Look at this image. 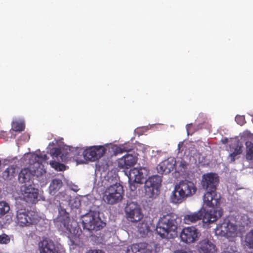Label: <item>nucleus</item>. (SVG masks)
<instances>
[{
  "instance_id": "nucleus-1",
  "label": "nucleus",
  "mask_w": 253,
  "mask_h": 253,
  "mask_svg": "<svg viewBox=\"0 0 253 253\" xmlns=\"http://www.w3.org/2000/svg\"><path fill=\"white\" fill-rule=\"evenodd\" d=\"M218 183V176L215 173H208L202 176V186L206 191L203 196V201L204 205L208 207H214L220 209L219 206L221 196L216 192Z\"/></svg>"
},
{
  "instance_id": "nucleus-2",
  "label": "nucleus",
  "mask_w": 253,
  "mask_h": 253,
  "mask_svg": "<svg viewBox=\"0 0 253 253\" xmlns=\"http://www.w3.org/2000/svg\"><path fill=\"white\" fill-rule=\"evenodd\" d=\"M177 216L172 212L163 215L157 224L156 231L162 239H172L177 236Z\"/></svg>"
},
{
  "instance_id": "nucleus-3",
  "label": "nucleus",
  "mask_w": 253,
  "mask_h": 253,
  "mask_svg": "<svg viewBox=\"0 0 253 253\" xmlns=\"http://www.w3.org/2000/svg\"><path fill=\"white\" fill-rule=\"evenodd\" d=\"M210 210L201 209L196 212H189L183 216V222L186 224L195 223L203 219L206 223H211L216 221L223 213L221 209H217L214 207Z\"/></svg>"
},
{
  "instance_id": "nucleus-4",
  "label": "nucleus",
  "mask_w": 253,
  "mask_h": 253,
  "mask_svg": "<svg viewBox=\"0 0 253 253\" xmlns=\"http://www.w3.org/2000/svg\"><path fill=\"white\" fill-rule=\"evenodd\" d=\"M196 191L197 187L193 182L181 180L175 186L170 196L171 202L174 204H180L187 197L193 195Z\"/></svg>"
},
{
  "instance_id": "nucleus-5",
  "label": "nucleus",
  "mask_w": 253,
  "mask_h": 253,
  "mask_svg": "<svg viewBox=\"0 0 253 253\" xmlns=\"http://www.w3.org/2000/svg\"><path fill=\"white\" fill-rule=\"evenodd\" d=\"M124 193L123 186L116 182L105 188L102 193V200L107 204L113 205L122 201Z\"/></svg>"
},
{
  "instance_id": "nucleus-6",
  "label": "nucleus",
  "mask_w": 253,
  "mask_h": 253,
  "mask_svg": "<svg viewBox=\"0 0 253 253\" xmlns=\"http://www.w3.org/2000/svg\"><path fill=\"white\" fill-rule=\"evenodd\" d=\"M82 224L84 229L88 231H98L105 225L96 212L90 211L82 216Z\"/></svg>"
},
{
  "instance_id": "nucleus-7",
  "label": "nucleus",
  "mask_w": 253,
  "mask_h": 253,
  "mask_svg": "<svg viewBox=\"0 0 253 253\" xmlns=\"http://www.w3.org/2000/svg\"><path fill=\"white\" fill-rule=\"evenodd\" d=\"M39 221L37 212L26 209H19L16 213V222L20 226H29L37 224Z\"/></svg>"
},
{
  "instance_id": "nucleus-8",
  "label": "nucleus",
  "mask_w": 253,
  "mask_h": 253,
  "mask_svg": "<svg viewBox=\"0 0 253 253\" xmlns=\"http://www.w3.org/2000/svg\"><path fill=\"white\" fill-rule=\"evenodd\" d=\"M237 226L231 223L228 218L224 219L217 224L215 233L222 237L226 238L234 237L236 236Z\"/></svg>"
},
{
  "instance_id": "nucleus-9",
  "label": "nucleus",
  "mask_w": 253,
  "mask_h": 253,
  "mask_svg": "<svg viewBox=\"0 0 253 253\" xmlns=\"http://www.w3.org/2000/svg\"><path fill=\"white\" fill-rule=\"evenodd\" d=\"M58 218L60 222V226L62 230L65 233H72L76 223L71 220L69 213L66 211L65 209L62 208L59 209Z\"/></svg>"
},
{
  "instance_id": "nucleus-10",
  "label": "nucleus",
  "mask_w": 253,
  "mask_h": 253,
  "mask_svg": "<svg viewBox=\"0 0 253 253\" xmlns=\"http://www.w3.org/2000/svg\"><path fill=\"white\" fill-rule=\"evenodd\" d=\"M22 198L29 204H36L38 200L39 190L32 185L25 184L21 187Z\"/></svg>"
},
{
  "instance_id": "nucleus-11",
  "label": "nucleus",
  "mask_w": 253,
  "mask_h": 253,
  "mask_svg": "<svg viewBox=\"0 0 253 253\" xmlns=\"http://www.w3.org/2000/svg\"><path fill=\"white\" fill-rule=\"evenodd\" d=\"M128 220L132 222L139 221L143 217L139 206L134 203L127 204L125 209Z\"/></svg>"
},
{
  "instance_id": "nucleus-12",
  "label": "nucleus",
  "mask_w": 253,
  "mask_h": 253,
  "mask_svg": "<svg viewBox=\"0 0 253 253\" xmlns=\"http://www.w3.org/2000/svg\"><path fill=\"white\" fill-rule=\"evenodd\" d=\"M148 171L146 168H133L129 172L128 178L129 181L136 183H142L148 175Z\"/></svg>"
},
{
  "instance_id": "nucleus-13",
  "label": "nucleus",
  "mask_w": 253,
  "mask_h": 253,
  "mask_svg": "<svg viewBox=\"0 0 253 253\" xmlns=\"http://www.w3.org/2000/svg\"><path fill=\"white\" fill-rule=\"evenodd\" d=\"M162 179L159 175L149 177L145 182L146 193L151 197L154 195L155 190H157L161 185Z\"/></svg>"
},
{
  "instance_id": "nucleus-14",
  "label": "nucleus",
  "mask_w": 253,
  "mask_h": 253,
  "mask_svg": "<svg viewBox=\"0 0 253 253\" xmlns=\"http://www.w3.org/2000/svg\"><path fill=\"white\" fill-rule=\"evenodd\" d=\"M180 237L181 241L185 243H194L198 238V230L193 226L185 227L182 230Z\"/></svg>"
},
{
  "instance_id": "nucleus-15",
  "label": "nucleus",
  "mask_w": 253,
  "mask_h": 253,
  "mask_svg": "<svg viewBox=\"0 0 253 253\" xmlns=\"http://www.w3.org/2000/svg\"><path fill=\"white\" fill-rule=\"evenodd\" d=\"M126 253H152V249L147 243H139L128 246Z\"/></svg>"
},
{
  "instance_id": "nucleus-16",
  "label": "nucleus",
  "mask_w": 253,
  "mask_h": 253,
  "mask_svg": "<svg viewBox=\"0 0 253 253\" xmlns=\"http://www.w3.org/2000/svg\"><path fill=\"white\" fill-rule=\"evenodd\" d=\"M176 160L174 158H169L161 162L157 166L158 172L161 174L170 173L175 167Z\"/></svg>"
},
{
  "instance_id": "nucleus-17",
  "label": "nucleus",
  "mask_w": 253,
  "mask_h": 253,
  "mask_svg": "<svg viewBox=\"0 0 253 253\" xmlns=\"http://www.w3.org/2000/svg\"><path fill=\"white\" fill-rule=\"evenodd\" d=\"M40 253H60L56 248L53 241L50 240H43L39 243Z\"/></svg>"
},
{
  "instance_id": "nucleus-18",
  "label": "nucleus",
  "mask_w": 253,
  "mask_h": 253,
  "mask_svg": "<svg viewBox=\"0 0 253 253\" xmlns=\"http://www.w3.org/2000/svg\"><path fill=\"white\" fill-rule=\"evenodd\" d=\"M137 160V158L133 155L126 154L119 160L118 166L120 168L128 169L133 166Z\"/></svg>"
},
{
  "instance_id": "nucleus-19",
  "label": "nucleus",
  "mask_w": 253,
  "mask_h": 253,
  "mask_svg": "<svg viewBox=\"0 0 253 253\" xmlns=\"http://www.w3.org/2000/svg\"><path fill=\"white\" fill-rule=\"evenodd\" d=\"M199 247L200 253H216L215 246L207 239L200 241Z\"/></svg>"
},
{
  "instance_id": "nucleus-20",
  "label": "nucleus",
  "mask_w": 253,
  "mask_h": 253,
  "mask_svg": "<svg viewBox=\"0 0 253 253\" xmlns=\"http://www.w3.org/2000/svg\"><path fill=\"white\" fill-rule=\"evenodd\" d=\"M35 171L28 168L22 169L18 175V180L20 183H26L30 182L35 175Z\"/></svg>"
},
{
  "instance_id": "nucleus-21",
  "label": "nucleus",
  "mask_w": 253,
  "mask_h": 253,
  "mask_svg": "<svg viewBox=\"0 0 253 253\" xmlns=\"http://www.w3.org/2000/svg\"><path fill=\"white\" fill-rule=\"evenodd\" d=\"M95 147L91 146L84 150L83 154L86 160L91 161H96V153L95 152Z\"/></svg>"
},
{
  "instance_id": "nucleus-22",
  "label": "nucleus",
  "mask_w": 253,
  "mask_h": 253,
  "mask_svg": "<svg viewBox=\"0 0 253 253\" xmlns=\"http://www.w3.org/2000/svg\"><path fill=\"white\" fill-rule=\"evenodd\" d=\"M16 166L14 165L8 167L3 172L2 177L4 179L11 180L16 174Z\"/></svg>"
},
{
  "instance_id": "nucleus-23",
  "label": "nucleus",
  "mask_w": 253,
  "mask_h": 253,
  "mask_svg": "<svg viewBox=\"0 0 253 253\" xmlns=\"http://www.w3.org/2000/svg\"><path fill=\"white\" fill-rule=\"evenodd\" d=\"M62 181L59 179H54L52 180L49 185V190L50 193L55 194V192L59 190L62 186Z\"/></svg>"
},
{
  "instance_id": "nucleus-24",
  "label": "nucleus",
  "mask_w": 253,
  "mask_h": 253,
  "mask_svg": "<svg viewBox=\"0 0 253 253\" xmlns=\"http://www.w3.org/2000/svg\"><path fill=\"white\" fill-rule=\"evenodd\" d=\"M188 163L184 160L181 159L176 161L175 165V170L178 173L185 172L188 167Z\"/></svg>"
},
{
  "instance_id": "nucleus-25",
  "label": "nucleus",
  "mask_w": 253,
  "mask_h": 253,
  "mask_svg": "<svg viewBox=\"0 0 253 253\" xmlns=\"http://www.w3.org/2000/svg\"><path fill=\"white\" fill-rule=\"evenodd\" d=\"M12 127L15 131H22L25 129V123L24 121L15 120L13 122Z\"/></svg>"
},
{
  "instance_id": "nucleus-26",
  "label": "nucleus",
  "mask_w": 253,
  "mask_h": 253,
  "mask_svg": "<svg viewBox=\"0 0 253 253\" xmlns=\"http://www.w3.org/2000/svg\"><path fill=\"white\" fill-rule=\"evenodd\" d=\"M245 145L247 148L246 159L252 161L253 159V143L251 141H247Z\"/></svg>"
},
{
  "instance_id": "nucleus-27",
  "label": "nucleus",
  "mask_w": 253,
  "mask_h": 253,
  "mask_svg": "<svg viewBox=\"0 0 253 253\" xmlns=\"http://www.w3.org/2000/svg\"><path fill=\"white\" fill-rule=\"evenodd\" d=\"M138 231L140 234L145 235L147 234L150 230V227L147 222H140L138 225Z\"/></svg>"
},
{
  "instance_id": "nucleus-28",
  "label": "nucleus",
  "mask_w": 253,
  "mask_h": 253,
  "mask_svg": "<svg viewBox=\"0 0 253 253\" xmlns=\"http://www.w3.org/2000/svg\"><path fill=\"white\" fill-rule=\"evenodd\" d=\"M230 147L234 150L233 152H234L238 155L242 153L243 146L238 141H234L233 143L230 145Z\"/></svg>"
},
{
  "instance_id": "nucleus-29",
  "label": "nucleus",
  "mask_w": 253,
  "mask_h": 253,
  "mask_svg": "<svg viewBox=\"0 0 253 253\" xmlns=\"http://www.w3.org/2000/svg\"><path fill=\"white\" fill-rule=\"evenodd\" d=\"M95 147V152L96 153V160L102 157L106 153V149L103 146H94Z\"/></svg>"
},
{
  "instance_id": "nucleus-30",
  "label": "nucleus",
  "mask_w": 253,
  "mask_h": 253,
  "mask_svg": "<svg viewBox=\"0 0 253 253\" xmlns=\"http://www.w3.org/2000/svg\"><path fill=\"white\" fill-rule=\"evenodd\" d=\"M9 210L10 207L7 203L3 201L0 202V216L5 214Z\"/></svg>"
},
{
  "instance_id": "nucleus-31",
  "label": "nucleus",
  "mask_w": 253,
  "mask_h": 253,
  "mask_svg": "<svg viewBox=\"0 0 253 253\" xmlns=\"http://www.w3.org/2000/svg\"><path fill=\"white\" fill-rule=\"evenodd\" d=\"M50 165L51 167L58 171H63L66 169L65 166L63 164L60 163L55 161H50Z\"/></svg>"
},
{
  "instance_id": "nucleus-32",
  "label": "nucleus",
  "mask_w": 253,
  "mask_h": 253,
  "mask_svg": "<svg viewBox=\"0 0 253 253\" xmlns=\"http://www.w3.org/2000/svg\"><path fill=\"white\" fill-rule=\"evenodd\" d=\"M234 244L228 245L223 249L221 253H237V248Z\"/></svg>"
},
{
  "instance_id": "nucleus-33",
  "label": "nucleus",
  "mask_w": 253,
  "mask_h": 253,
  "mask_svg": "<svg viewBox=\"0 0 253 253\" xmlns=\"http://www.w3.org/2000/svg\"><path fill=\"white\" fill-rule=\"evenodd\" d=\"M112 162L108 159L106 160H103L101 162L99 167L102 168L103 171H106L108 170L109 167L112 166Z\"/></svg>"
},
{
  "instance_id": "nucleus-34",
  "label": "nucleus",
  "mask_w": 253,
  "mask_h": 253,
  "mask_svg": "<svg viewBox=\"0 0 253 253\" xmlns=\"http://www.w3.org/2000/svg\"><path fill=\"white\" fill-rule=\"evenodd\" d=\"M50 154L53 157H61V149L59 148H54L50 150Z\"/></svg>"
},
{
  "instance_id": "nucleus-35",
  "label": "nucleus",
  "mask_w": 253,
  "mask_h": 253,
  "mask_svg": "<svg viewBox=\"0 0 253 253\" xmlns=\"http://www.w3.org/2000/svg\"><path fill=\"white\" fill-rule=\"evenodd\" d=\"M9 237L5 234H2L0 235V244H7L10 242Z\"/></svg>"
},
{
  "instance_id": "nucleus-36",
  "label": "nucleus",
  "mask_w": 253,
  "mask_h": 253,
  "mask_svg": "<svg viewBox=\"0 0 253 253\" xmlns=\"http://www.w3.org/2000/svg\"><path fill=\"white\" fill-rule=\"evenodd\" d=\"M131 149V148H128L127 146L122 145L116 148V152L119 153H122L125 152H129Z\"/></svg>"
},
{
  "instance_id": "nucleus-37",
  "label": "nucleus",
  "mask_w": 253,
  "mask_h": 253,
  "mask_svg": "<svg viewBox=\"0 0 253 253\" xmlns=\"http://www.w3.org/2000/svg\"><path fill=\"white\" fill-rule=\"evenodd\" d=\"M235 121L240 126H243L246 123L245 117L239 115L236 116Z\"/></svg>"
},
{
  "instance_id": "nucleus-38",
  "label": "nucleus",
  "mask_w": 253,
  "mask_h": 253,
  "mask_svg": "<svg viewBox=\"0 0 253 253\" xmlns=\"http://www.w3.org/2000/svg\"><path fill=\"white\" fill-rule=\"evenodd\" d=\"M246 239L250 247L253 248V230L247 236Z\"/></svg>"
},
{
  "instance_id": "nucleus-39",
  "label": "nucleus",
  "mask_w": 253,
  "mask_h": 253,
  "mask_svg": "<svg viewBox=\"0 0 253 253\" xmlns=\"http://www.w3.org/2000/svg\"><path fill=\"white\" fill-rule=\"evenodd\" d=\"M39 159H41L42 161H44L47 160L48 158L46 154H40L39 155H37L35 157V160L37 161H39Z\"/></svg>"
},
{
  "instance_id": "nucleus-40",
  "label": "nucleus",
  "mask_w": 253,
  "mask_h": 253,
  "mask_svg": "<svg viewBox=\"0 0 253 253\" xmlns=\"http://www.w3.org/2000/svg\"><path fill=\"white\" fill-rule=\"evenodd\" d=\"M186 127V130H187L188 135H190V134L192 135L194 132V131H193L192 129V128L193 127L192 124H190L187 125Z\"/></svg>"
},
{
  "instance_id": "nucleus-41",
  "label": "nucleus",
  "mask_w": 253,
  "mask_h": 253,
  "mask_svg": "<svg viewBox=\"0 0 253 253\" xmlns=\"http://www.w3.org/2000/svg\"><path fill=\"white\" fill-rule=\"evenodd\" d=\"M238 155L235 153L234 152H232L230 154V157L231 158V161L234 162L235 161L236 157Z\"/></svg>"
},
{
  "instance_id": "nucleus-42",
  "label": "nucleus",
  "mask_w": 253,
  "mask_h": 253,
  "mask_svg": "<svg viewBox=\"0 0 253 253\" xmlns=\"http://www.w3.org/2000/svg\"><path fill=\"white\" fill-rule=\"evenodd\" d=\"M86 253H104L101 250H90L87 252Z\"/></svg>"
},
{
  "instance_id": "nucleus-43",
  "label": "nucleus",
  "mask_w": 253,
  "mask_h": 253,
  "mask_svg": "<svg viewBox=\"0 0 253 253\" xmlns=\"http://www.w3.org/2000/svg\"><path fill=\"white\" fill-rule=\"evenodd\" d=\"M129 188H130V189L131 190V191H134L136 190V186L135 184V183H131L130 182L129 183Z\"/></svg>"
},
{
  "instance_id": "nucleus-44",
  "label": "nucleus",
  "mask_w": 253,
  "mask_h": 253,
  "mask_svg": "<svg viewBox=\"0 0 253 253\" xmlns=\"http://www.w3.org/2000/svg\"><path fill=\"white\" fill-rule=\"evenodd\" d=\"M173 253H190V252L186 251L184 250H176V251H174Z\"/></svg>"
},
{
  "instance_id": "nucleus-45",
  "label": "nucleus",
  "mask_w": 253,
  "mask_h": 253,
  "mask_svg": "<svg viewBox=\"0 0 253 253\" xmlns=\"http://www.w3.org/2000/svg\"><path fill=\"white\" fill-rule=\"evenodd\" d=\"M223 144H226L228 142V139L227 138H225L221 140Z\"/></svg>"
},
{
  "instance_id": "nucleus-46",
  "label": "nucleus",
  "mask_w": 253,
  "mask_h": 253,
  "mask_svg": "<svg viewBox=\"0 0 253 253\" xmlns=\"http://www.w3.org/2000/svg\"><path fill=\"white\" fill-rule=\"evenodd\" d=\"M178 149L179 150V149H180V144H178Z\"/></svg>"
},
{
  "instance_id": "nucleus-47",
  "label": "nucleus",
  "mask_w": 253,
  "mask_h": 253,
  "mask_svg": "<svg viewBox=\"0 0 253 253\" xmlns=\"http://www.w3.org/2000/svg\"><path fill=\"white\" fill-rule=\"evenodd\" d=\"M3 134L2 135V136H4V135H5V132H3Z\"/></svg>"
},
{
  "instance_id": "nucleus-48",
  "label": "nucleus",
  "mask_w": 253,
  "mask_h": 253,
  "mask_svg": "<svg viewBox=\"0 0 253 253\" xmlns=\"http://www.w3.org/2000/svg\"><path fill=\"white\" fill-rule=\"evenodd\" d=\"M2 136H0V137H1Z\"/></svg>"
}]
</instances>
